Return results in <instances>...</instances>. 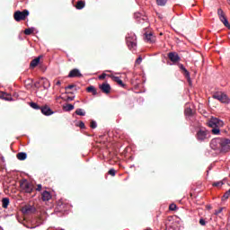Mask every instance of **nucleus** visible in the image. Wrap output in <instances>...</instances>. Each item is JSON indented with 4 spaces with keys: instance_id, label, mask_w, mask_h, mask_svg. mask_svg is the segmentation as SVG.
<instances>
[{
    "instance_id": "nucleus-1",
    "label": "nucleus",
    "mask_w": 230,
    "mask_h": 230,
    "mask_svg": "<svg viewBox=\"0 0 230 230\" xmlns=\"http://www.w3.org/2000/svg\"><path fill=\"white\" fill-rule=\"evenodd\" d=\"M210 148L219 154H226L230 150V139L222 137L213 138L210 142Z\"/></svg>"
},
{
    "instance_id": "nucleus-2",
    "label": "nucleus",
    "mask_w": 230,
    "mask_h": 230,
    "mask_svg": "<svg viewBox=\"0 0 230 230\" xmlns=\"http://www.w3.org/2000/svg\"><path fill=\"white\" fill-rule=\"evenodd\" d=\"M208 127L212 128L211 133L214 136H220V128L224 127V120L219 119L218 118L212 117L208 121Z\"/></svg>"
},
{
    "instance_id": "nucleus-3",
    "label": "nucleus",
    "mask_w": 230,
    "mask_h": 230,
    "mask_svg": "<svg viewBox=\"0 0 230 230\" xmlns=\"http://www.w3.org/2000/svg\"><path fill=\"white\" fill-rule=\"evenodd\" d=\"M126 43L130 51H136L137 48V38L134 32H129L127 34Z\"/></svg>"
},
{
    "instance_id": "nucleus-4",
    "label": "nucleus",
    "mask_w": 230,
    "mask_h": 230,
    "mask_svg": "<svg viewBox=\"0 0 230 230\" xmlns=\"http://www.w3.org/2000/svg\"><path fill=\"white\" fill-rule=\"evenodd\" d=\"M196 138L199 143H204L209 139V132L206 128H200L197 131Z\"/></svg>"
},
{
    "instance_id": "nucleus-5",
    "label": "nucleus",
    "mask_w": 230,
    "mask_h": 230,
    "mask_svg": "<svg viewBox=\"0 0 230 230\" xmlns=\"http://www.w3.org/2000/svg\"><path fill=\"white\" fill-rule=\"evenodd\" d=\"M20 188L24 191L25 193H31L33 190H35V186L32 185L31 182L28 181V180L23 179L20 182Z\"/></svg>"
},
{
    "instance_id": "nucleus-6",
    "label": "nucleus",
    "mask_w": 230,
    "mask_h": 230,
    "mask_svg": "<svg viewBox=\"0 0 230 230\" xmlns=\"http://www.w3.org/2000/svg\"><path fill=\"white\" fill-rule=\"evenodd\" d=\"M28 15H30V11L26 9L22 12L16 11L14 13V20L16 21V22H19V21H24L26 17H28Z\"/></svg>"
},
{
    "instance_id": "nucleus-7",
    "label": "nucleus",
    "mask_w": 230,
    "mask_h": 230,
    "mask_svg": "<svg viewBox=\"0 0 230 230\" xmlns=\"http://www.w3.org/2000/svg\"><path fill=\"white\" fill-rule=\"evenodd\" d=\"M214 100H218L221 103H229V97L222 93H216L213 94Z\"/></svg>"
},
{
    "instance_id": "nucleus-8",
    "label": "nucleus",
    "mask_w": 230,
    "mask_h": 230,
    "mask_svg": "<svg viewBox=\"0 0 230 230\" xmlns=\"http://www.w3.org/2000/svg\"><path fill=\"white\" fill-rule=\"evenodd\" d=\"M82 76L84 75H82V72L78 68L72 69L67 75L68 78H82Z\"/></svg>"
},
{
    "instance_id": "nucleus-9",
    "label": "nucleus",
    "mask_w": 230,
    "mask_h": 230,
    "mask_svg": "<svg viewBox=\"0 0 230 230\" xmlns=\"http://www.w3.org/2000/svg\"><path fill=\"white\" fill-rule=\"evenodd\" d=\"M99 89L104 93V94H110L111 93V84L109 83H102L99 85Z\"/></svg>"
},
{
    "instance_id": "nucleus-10",
    "label": "nucleus",
    "mask_w": 230,
    "mask_h": 230,
    "mask_svg": "<svg viewBox=\"0 0 230 230\" xmlns=\"http://www.w3.org/2000/svg\"><path fill=\"white\" fill-rule=\"evenodd\" d=\"M40 111H41V113H43L44 116H51L52 114H55V111H53L49 106H43Z\"/></svg>"
},
{
    "instance_id": "nucleus-11",
    "label": "nucleus",
    "mask_w": 230,
    "mask_h": 230,
    "mask_svg": "<svg viewBox=\"0 0 230 230\" xmlns=\"http://www.w3.org/2000/svg\"><path fill=\"white\" fill-rule=\"evenodd\" d=\"M180 69L182 71V73H183L185 78H187V81L189 82V84H191V77L190 75V72L188 71V69H186L184 65L181 64Z\"/></svg>"
},
{
    "instance_id": "nucleus-12",
    "label": "nucleus",
    "mask_w": 230,
    "mask_h": 230,
    "mask_svg": "<svg viewBox=\"0 0 230 230\" xmlns=\"http://www.w3.org/2000/svg\"><path fill=\"white\" fill-rule=\"evenodd\" d=\"M0 98L2 100H4L5 102H13V98L12 97V95H10V93H6L4 92L0 93Z\"/></svg>"
},
{
    "instance_id": "nucleus-13",
    "label": "nucleus",
    "mask_w": 230,
    "mask_h": 230,
    "mask_svg": "<svg viewBox=\"0 0 230 230\" xmlns=\"http://www.w3.org/2000/svg\"><path fill=\"white\" fill-rule=\"evenodd\" d=\"M168 57L170 58L171 62H179V60H181L179 54H177L175 52H170L168 54Z\"/></svg>"
},
{
    "instance_id": "nucleus-14",
    "label": "nucleus",
    "mask_w": 230,
    "mask_h": 230,
    "mask_svg": "<svg viewBox=\"0 0 230 230\" xmlns=\"http://www.w3.org/2000/svg\"><path fill=\"white\" fill-rule=\"evenodd\" d=\"M39 64H40V56L32 59L31 61L30 66L33 69V68L37 67V66H39Z\"/></svg>"
},
{
    "instance_id": "nucleus-15",
    "label": "nucleus",
    "mask_w": 230,
    "mask_h": 230,
    "mask_svg": "<svg viewBox=\"0 0 230 230\" xmlns=\"http://www.w3.org/2000/svg\"><path fill=\"white\" fill-rule=\"evenodd\" d=\"M41 199L44 202L50 200L51 193H49V191H48V190L43 191L41 194Z\"/></svg>"
},
{
    "instance_id": "nucleus-16",
    "label": "nucleus",
    "mask_w": 230,
    "mask_h": 230,
    "mask_svg": "<svg viewBox=\"0 0 230 230\" xmlns=\"http://www.w3.org/2000/svg\"><path fill=\"white\" fill-rule=\"evenodd\" d=\"M111 78L113 80V82L119 84L120 87H125V84H123V81L121 80V78H119V76L111 75Z\"/></svg>"
},
{
    "instance_id": "nucleus-17",
    "label": "nucleus",
    "mask_w": 230,
    "mask_h": 230,
    "mask_svg": "<svg viewBox=\"0 0 230 230\" xmlns=\"http://www.w3.org/2000/svg\"><path fill=\"white\" fill-rule=\"evenodd\" d=\"M16 157L19 161H26L28 154H26V152H21L16 155Z\"/></svg>"
},
{
    "instance_id": "nucleus-18",
    "label": "nucleus",
    "mask_w": 230,
    "mask_h": 230,
    "mask_svg": "<svg viewBox=\"0 0 230 230\" xmlns=\"http://www.w3.org/2000/svg\"><path fill=\"white\" fill-rule=\"evenodd\" d=\"M8 206H10V199L3 198L2 208H4V209H8Z\"/></svg>"
},
{
    "instance_id": "nucleus-19",
    "label": "nucleus",
    "mask_w": 230,
    "mask_h": 230,
    "mask_svg": "<svg viewBox=\"0 0 230 230\" xmlns=\"http://www.w3.org/2000/svg\"><path fill=\"white\" fill-rule=\"evenodd\" d=\"M219 21H221V22H223V24H225L226 28H229V21H227V18L225 16H221L219 17Z\"/></svg>"
},
{
    "instance_id": "nucleus-20",
    "label": "nucleus",
    "mask_w": 230,
    "mask_h": 230,
    "mask_svg": "<svg viewBox=\"0 0 230 230\" xmlns=\"http://www.w3.org/2000/svg\"><path fill=\"white\" fill-rule=\"evenodd\" d=\"M87 93H92L93 96H96L98 94V92H96V88L94 86L91 85L86 88Z\"/></svg>"
},
{
    "instance_id": "nucleus-21",
    "label": "nucleus",
    "mask_w": 230,
    "mask_h": 230,
    "mask_svg": "<svg viewBox=\"0 0 230 230\" xmlns=\"http://www.w3.org/2000/svg\"><path fill=\"white\" fill-rule=\"evenodd\" d=\"M75 109V105L73 104H66V106L63 107V111L66 112H71Z\"/></svg>"
},
{
    "instance_id": "nucleus-22",
    "label": "nucleus",
    "mask_w": 230,
    "mask_h": 230,
    "mask_svg": "<svg viewBox=\"0 0 230 230\" xmlns=\"http://www.w3.org/2000/svg\"><path fill=\"white\" fill-rule=\"evenodd\" d=\"M85 8V2L84 1H78L76 4V9L77 10H84Z\"/></svg>"
},
{
    "instance_id": "nucleus-23",
    "label": "nucleus",
    "mask_w": 230,
    "mask_h": 230,
    "mask_svg": "<svg viewBox=\"0 0 230 230\" xmlns=\"http://www.w3.org/2000/svg\"><path fill=\"white\" fill-rule=\"evenodd\" d=\"M75 114L77 116H85V110L78 108L77 110H75Z\"/></svg>"
},
{
    "instance_id": "nucleus-24",
    "label": "nucleus",
    "mask_w": 230,
    "mask_h": 230,
    "mask_svg": "<svg viewBox=\"0 0 230 230\" xmlns=\"http://www.w3.org/2000/svg\"><path fill=\"white\" fill-rule=\"evenodd\" d=\"M30 107H31V109H34V111H40V106H39V104H37L36 102H30L29 103Z\"/></svg>"
},
{
    "instance_id": "nucleus-25",
    "label": "nucleus",
    "mask_w": 230,
    "mask_h": 230,
    "mask_svg": "<svg viewBox=\"0 0 230 230\" xmlns=\"http://www.w3.org/2000/svg\"><path fill=\"white\" fill-rule=\"evenodd\" d=\"M43 80V89H49L50 84H49V81L46 78H42Z\"/></svg>"
},
{
    "instance_id": "nucleus-26",
    "label": "nucleus",
    "mask_w": 230,
    "mask_h": 230,
    "mask_svg": "<svg viewBox=\"0 0 230 230\" xmlns=\"http://www.w3.org/2000/svg\"><path fill=\"white\" fill-rule=\"evenodd\" d=\"M168 0H156V4L158 6H166Z\"/></svg>"
},
{
    "instance_id": "nucleus-27",
    "label": "nucleus",
    "mask_w": 230,
    "mask_h": 230,
    "mask_svg": "<svg viewBox=\"0 0 230 230\" xmlns=\"http://www.w3.org/2000/svg\"><path fill=\"white\" fill-rule=\"evenodd\" d=\"M35 31V28L31 27V28H27L24 31V33L26 35H31V33H33Z\"/></svg>"
},
{
    "instance_id": "nucleus-28",
    "label": "nucleus",
    "mask_w": 230,
    "mask_h": 230,
    "mask_svg": "<svg viewBox=\"0 0 230 230\" xmlns=\"http://www.w3.org/2000/svg\"><path fill=\"white\" fill-rule=\"evenodd\" d=\"M153 37H154V34H152V32L146 33V39L147 42H154V40H152Z\"/></svg>"
},
{
    "instance_id": "nucleus-29",
    "label": "nucleus",
    "mask_w": 230,
    "mask_h": 230,
    "mask_svg": "<svg viewBox=\"0 0 230 230\" xmlns=\"http://www.w3.org/2000/svg\"><path fill=\"white\" fill-rule=\"evenodd\" d=\"M212 186L216 187V188H221V186H224V181H214L212 183Z\"/></svg>"
},
{
    "instance_id": "nucleus-30",
    "label": "nucleus",
    "mask_w": 230,
    "mask_h": 230,
    "mask_svg": "<svg viewBox=\"0 0 230 230\" xmlns=\"http://www.w3.org/2000/svg\"><path fill=\"white\" fill-rule=\"evenodd\" d=\"M192 114H193V111L191 110V108L187 107L185 109V116L190 117V116H192Z\"/></svg>"
},
{
    "instance_id": "nucleus-31",
    "label": "nucleus",
    "mask_w": 230,
    "mask_h": 230,
    "mask_svg": "<svg viewBox=\"0 0 230 230\" xmlns=\"http://www.w3.org/2000/svg\"><path fill=\"white\" fill-rule=\"evenodd\" d=\"M134 17H135V19H141L142 18V21H145L146 19L145 16H142L141 13H136L134 14Z\"/></svg>"
},
{
    "instance_id": "nucleus-32",
    "label": "nucleus",
    "mask_w": 230,
    "mask_h": 230,
    "mask_svg": "<svg viewBox=\"0 0 230 230\" xmlns=\"http://www.w3.org/2000/svg\"><path fill=\"white\" fill-rule=\"evenodd\" d=\"M229 196H230V190H228L223 195L222 200H227V199H229Z\"/></svg>"
},
{
    "instance_id": "nucleus-33",
    "label": "nucleus",
    "mask_w": 230,
    "mask_h": 230,
    "mask_svg": "<svg viewBox=\"0 0 230 230\" xmlns=\"http://www.w3.org/2000/svg\"><path fill=\"white\" fill-rule=\"evenodd\" d=\"M33 209V208L31 206L29 207H25L23 208V213H31V210Z\"/></svg>"
},
{
    "instance_id": "nucleus-34",
    "label": "nucleus",
    "mask_w": 230,
    "mask_h": 230,
    "mask_svg": "<svg viewBox=\"0 0 230 230\" xmlns=\"http://www.w3.org/2000/svg\"><path fill=\"white\" fill-rule=\"evenodd\" d=\"M91 128H96L98 127V123L96 120H92L90 124Z\"/></svg>"
},
{
    "instance_id": "nucleus-35",
    "label": "nucleus",
    "mask_w": 230,
    "mask_h": 230,
    "mask_svg": "<svg viewBox=\"0 0 230 230\" xmlns=\"http://www.w3.org/2000/svg\"><path fill=\"white\" fill-rule=\"evenodd\" d=\"M27 82H30L28 84H26V87L30 88V87H33V79H28Z\"/></svg>"
},
{
    "instance_id": "nucleus-36",
    "label": "nucleus",
    "mask_w": 230,
    "mask_h": 230,
    "mask_svg": "<svg viewBox=\"0 0 230 230\" xmlns=\"http://www.w3.org/2000/svg\"><path fill=\"white\" fill-rule=\"evenodd\" d=\"M217 15H218V17L220 18V17H224L225 16V14H224V10H222V9H217Z\"/></svg>"
},
{
    "instance_id": "nucleus-37",
    "label": "nucleus",
    "mask_w": 230,
    "mask_h": 230,
    "mask_svg": "<svg viewBox=\"0 0 230 230\" xmlns=\"http://www.w3.org/2000/svg\"><path fill=\"white\" fill-rule=\"evenodd\" d=\"M169 209L170 211H175V209H177V205H175L174 203L171 204L169 206Z\"/></svg>"
},
{
    "instance_id": "nucleus-38",
    "label": "nucleus",
    "mask_w": 230,
    "mask_h": 230,
    "mask_svg": "<svg viewBox=\"0 0 230 230\" xmlns=\"http://www.w3.org/2000/svg\"><path fill=\"white\" fill-rule=\"evenodd\" d=\"M108 173H109V175H111V177H114L116 175V170L110 169Z\"/></svg>"
},
{
    "instance_id": "nucleus-39",
    "label": "nucleus",
    "mask_w": 230,
    "mask_h": 230,
    "mask_svg": "<svg viewBox=\"0 0 230 230\" xmlns=\"http://www.w3.org/2000/svg\"><path fill=\"white\" fill-rule=\"evenodd\" d=\"M77 127L80 128H85V123H84V121H79Z\"/></svg>"
},
{
    "instance_id": "nucleus-40",
    "label": "nucleus",
    "mask_w": 230,
    "mask_h": 230,
    "mask_svg": "<svg viewBox=\"0 0 230 230\" xmlns=\"http://www.w3.org/2000/svg\"><path fill=\"white\" fill-rule=\"evenodd\" d=\"M105 78H107V74H105V73L99 75V80H105Z\"/></svg>"
},
{
    "instance_id": "nucleus-41",
    "label": "nucleus",
    "mask_w": 230,
    "mask_h": 230,
    "mask_svg": "<svg viewBox=\"0 0 230 230\" xmlns=\"http://www.w3.org/2000/svg\"><path fill=\"white\" fill-rule=\"evenodd\" d=\"M40 82L37 81L34 83V84L32 85V87H35L36 89H39L40 86Z\"/></svg>"
},
{
    "instance_id": "nucleus-42",
    "label": "nucleus",
    "mask_w": 230,
    "mask_h": 230,
    "mask_svg": "<svg viewBox=\"0 0 230 230\" xmlns=\"http://www.w3.org/2000/svg\"><path fill=\"white\" fill-rule=\"evenodd\" d=\"M224 211V208H220L219 209L216 210L215 211V215L217 216V215H220V213Z\"/></svg>"
},
{
    "instance_id": "nucleus-43",
    "label": "nucleus",
    "mask_w": 230,
    "mask_h": 230,
    "mask_svg": "<svg viewBox=\"0 0 230 230\" xmlns=\"http://www.w3.org/2000/svg\"><path fill=\"white\" fill-rule=\"evenodd\" d=\"M143 62V58L138 57V58L136 60V64H141Z\"/></svg>"
},
{
    "instance_id": "nucleus-44",
    "label": "nucleus",
    "mask_w": 230,
    "mask_h": 230,
    "mask_svg": "<svg viewBox=\"0 0 230 230\" xmlns=\"http://www.w3.org/2000/svg\"><path fill=\"white\" fill-rule=\"evenodd\" d=\"M199 224H200V226H206V220H204V218H200Z\"/></svg>"
},
{
    "instance_id": "nucleus-45",
    "label": "nucleus",
    "mask_w": 230,
    "mask_h": 230,
    "mask_svg": "<svg viewBox=\"0 0 230 230\" xmlns=\"http://www.w3.org/2000/svg\"><path fill=\"white\" fill-rule=\"evenodd\" d=\"M66 100H67V102H73V100H75V95L74 96H67Z\"/></svg>"
},
{
    "instance_id": "nucleus-46",
    "label": "nucleus",
    "mask_w": 230,
    "mask_h": 230,
    "mask_svg": "<svg viewBox=\"0 0 230 230\" xmlns=\"http://www.w3.org/2000/svg\"><path fill=\"white\" fill-rule=\"evenodd\" d=\"M74 87H75V84H70L68 86H66L65 89L66 91H67L68 89H74Z\"/></svg>"
},
{
    "instance_id": "nucleus-47",
    "label": "nucleus",
    "mask_w": 230,
    "mask_h": 230,
    "mask_svg": "<svg viewBox=\"0 0 230 230\" xmlns=\"http://www.w3.org/2000/svg\"><path fill=\"white\" fill-rule=\"evenodd\" d=\"M40 190H42V184H39L36 189L37 191H40Z\"/></svg>"
},
{
    "instance_id": "nucleus-48",
    "label": "nucleus",
    "mask_w": 230,
    "mask_h": 230,
    "mask_svg": "<svg viewBox=\"0 0 230 230\" xmlns=\"http://www.w3.org/2000/svg\"><path fill=\"white\" fill-rule=\"evenodd\" d=\"M62 83L60 81H57L56 85H61Z\"/></svg>"
},
{
    "instance_id": "nucleus-49",
    "label": "nucleus",
    "mask_w": 230,
    "mask_h": 230,
    "mask_svg": "<svg viewBox=\"0 0 230 230\" xmlns=\"http://www.w3.org/2000/svg\"><path fill=\"white\" fill-rule=\"evenodd\" d=\"M68 94H73V92H69Z\"/></svg>"
},
{
    "instance_id": "nucleus-50",
    "label": "nucleus",
    "mask_w": 230,
    "mask_h": 230,
    "mask_svg": "<svg viewBox=\"0 0 230 230\" xmlns=\"http://www.w3.org/2000/svg\"><path fill=\"white\" fill-rule=\"evenodd\" d=\"M208 209H211V206H208Z\"/></svg>"
},
{
    "instance_id": "nucleus-51",
    "label": "nucleus",
    "mask_w": 230,
    "mask_h": 230,
    "mask_svg": "<svg viewBox=\"0 0 230 230\" xmlns=\"http://www.w3.org/2000/svg\"><path fill=\"white\" fill-rule=\"evenodd\" d=\"M229 1V4H230V0H228Z\"/></svg>"
}]
</instances>
